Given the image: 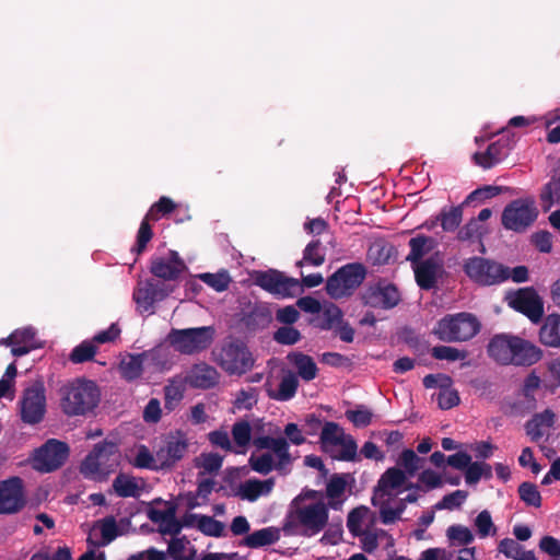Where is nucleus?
<instances>
[{
    "mask_svg": "<svg viewBox=\"0 0 560 560\" xmlns=\"http://www.w3.org/2000/svg\"><path fill=\"white\" fill-rule=\"evenodd\" d=\"M480 328V322L475 315L463 312L440 319L434 334L445 342L467 341L474 338Z\"/></svg>",
    "mask_w": 560,
    "mask_h": 560,
    "instance_id": "obj_3",
    "label": "nucleus"
},
{
    "mask_svg": "<svg viewBox=\"0 0 560 560\" xmlns=\"http://www.w3.org/2000/svg\"><path fill=\"white\" fill-rule=\"evenodd\" d=\"M275 486L272 478L266 480L248 479L242 482L237 490V495L249 502H255L260 495L271 492Z\"/></svg>",
    "mask_w": 560,
    "mask_h": 560,
    "instance_id": "obj_28",
    "label": "nucleus"
},
{
    "mask_svg": "<svg viewBox=\"0 0 560 560\" xmlns=\"http://www.w3.org/2000/svg\"><path fill=\"white\" fill-rule=\"evenodd\" d=\"M438 405L443 410H448L457 406L460 401L458 392L451 388V385L442 387L436 397Z\"/></svg>",
    "mask_w": 560,
    "mask_h": 560,
    "instance_id": "obj_54",
    "label": "nucleus"
},
{
    "mask_svg": "<svg viewBox=\"0 0 560 560\" xmlns=\"http://www.w3.org/2000/svg\"><path fill=\"white\" fill-rule=\"evenodd\" d=\"M539 549L552 557L553 560H560V540L552 536H544L539 541Z\"/></svg>",
    "mask_w": 560,
    "mask_h": 560,
    "instance_id": "obj_64",
    "label": "nucleus"
},
{
    "mask_svg": "<svg viewBox=\"0 0 560 560\" xmlns=\"http://www.w3.org/2000/svg\"><path fill=\"white\" fill-rule=\"evenodd\" d=\"M475 526L477 527L478 535L481 538L489 536L491 532L495 533V527L492 522L491 514L487 510L481 511L477 515L475 520Z\"/></svg>",
    "mask_w": 560,
    "mask_h": 560,
    "instance_id": "obj_63",
    "label": "nucleus"
},
{
    "mask_svg": "<svg viewBox=\"0 0 560 560\" xmlns=\"http://www.w3.org/2000/svg\"><path fill=\"white\" fill-rule=\"evenodd\" d=\"M337 445L341 446L340 453L336 456L339 460L354 462L358 458V445L351 435L343 436L342 442Z\"/></svg>",
    "mask_w": 560,
    "mask_h": 560,
    "instance_id": "obj_57",
    "label": "nucleus"
},
{
    "mask_svg": "<svg viewBox=\"0 0 560 560\" xmlns=\"http://www.w3.org/2000/svg\"><path fill=\"white\" fill-rule=\"evenodd\" d=\"M208 440L214 447L221 448L225 452L234 453L235 448L231 442L230 435L224 430H214L208 433Z\"/></svg>",
    "mask_w": 560,
    "mask_h": 560,
    "instance_id": "obj_61",
    "label": "nucleus"
},
{
    "mask_svg": "<svg viewBox=\"0 0 560 560\" xmlns=\"http://www.w3.org/2000/svg\"><path fill=\"white\" fill-rule=\"evenodd\" d=\"M325 262V248L319 240L310 242L303 250V258L296 262L298 267L310 265L322 266Z\"/></svg>",
    "mask_w": 560,
    "mask_h": 560,
    "instance_id": "obj_38",
    "label": "nucleus"
},
{
    "mask_svg": "<svg viewBox=\"0 0 560 560\" xmlns=\"http://www.w3.org/2000/svg\"><path fill=\"white\" fill-rule=\"evenodd\" d=\"M271 320L272 312L270 307L264 303L253 305L248 312L243 314L241 319L244 327L250 332L267 328Z\"/></svg>",
    "mask_w": 560,
    "mask_h": 560,
    "instance_id": "obj_24",
    "label": "nucleus"
},
{
    "mask_svg": "<svg viewBox=\"0 0 560 560\" xmlns=\"http://www.w3.org/2000/svg\"><path fill=\"white\" fill-rule=\"evenodd\" d=\"M365 306L381 310H392L401 300L397 287L386 281H378L365 289L361 296Z\"/></svg>",
    "mask_w": 560,
    "mask_h": 560,
    "instance_id": "obj_15",
    "label": "nucleus"
},
{
    "mask_svg": "<svg viewBox=\"0 0 560 560\" xmlns=\"http://www.w3.org/2000/svg\"><path fill=\"white\" fill-rule=\"evenodd\" d=\"M301 332L289 325L279 327L273 334V340L280 345L292 346L301 340Z\"/></svg>",
    "mask_w": 560,
    "mask_h": 560,
    "instance_id": "obj_53",
    "label": "nucleus"
},
{
    "mask_svg": "<svg viewBox=\"0 0 560 560\" xmlns=\"http://www.w3.org/2000/svg\"><path fill=\"white\" fill-rule=\"evenodd\" d=\"M113 489L121 498H136L140 490L136 479L122 472L118 474L113 480Z\"/></svg>",
    "mask_w": 560,
    "mask_h": 560,
    "instance_id": "obj_39",
    "label": "nucleus"
},
{
    "mask_svg": "<svg viewBox=\"0 0 560 560\" xmlns=\"http://www.w3.org/2000/svg\"><path fill=\"white\" fill-rule=\"evenodd\" d=\"M165 510L152 509L148 512V517L153 523H173L175 527L173 529H161L163 534L177 535L182 530V525L176 518V505L171 502H166Z\"/></svg>",
    "mask_w": 560,
    "mask_h": 560,
    "instance_id": "obj_34",
    "label": "nucleus"
},
{
    "mask_svg": "<svg viewBox=\"0 0 560 560\" xmlns=\"http://www.w3.org/2000/svg\"><path fill=\"white\" fill-rule=\"evenodd\" d=\"M520 499L529 506L539 508L541 505V495L537 486L525 481L518 486Z\"/></svg>",
    "mask_w": 560,
    "mask_h": 560,
    "instance_id": "obj_50",
    "label": "nucleus"
},
{
    "mask_svg": "<svg viewBox=\"0 0 560 560\" xmlns=\"http://www.w3.org/2000/svg\"><path fill=\"white\" fill-rule=\"evenodd\" d=\"M539 341L546 347L560 349V314L552 313L544 318Z\"/></svg>",
    "mask_w": 560,
    "mask_h": 560,
    "instance_id": "obj_27",
    "label": "nucleus"
},
{
    "mask_svg": "<svg viewBox=\"0 0 560 560\" xmlns=\"http://www.w3.org/2000/svg\"><path fill=\"white\" fill-rule=\"evenodd\" d=\"M468 492L465 490H456L452 493H448L442 498L441 501H439L435 504L436 510H455L460 508V505L464 503V501L467 499Z\"/></svg>",
    "mask_w": 560,
    "mask_h": 560,
    "instance_id": "obj_52",
    "label": "nucleus"
},
{
    "mask_svg": "<svg viewBox=\"0 0 560 560\" xmlns=\"http://www.w3.org/2000/svg\"><path fill=\"white\" fill-rule=\"evenodd\" d=\"M463 219V209L460 206L452 207L448 211L442 210L436 221H441L443 231H455Z\"/></svg>",
    "mask_w": 560,
    "mask_h": 560,
    "instance_id": "obj_46",
    "label": "nucleus"
},
{
    "mask_svg": "<svg viewBox=\"0 0 560 560\" xmlns=\"http://www.w3.org/2000/svg\"><path fill=\"white\" fill-rule=\"evenodd\" d=\"M185 261L176 250H170L166 257L152 256L150 272L164 281H174L186 270Z\"/></svg>",
    "mask_w": 560,
    "mask_h": 560,
    "instance_id": "obj_17",
    "label": "nucleus"
},
{
    "mask_svg": "<svg viewBox=\"0 0 560 560\" xmlns=\"http://www.w3.org/2000/svg\"><path fill=\"white\" fill-rule=\"evenodd\" d=\"M431 354L436 360L456 361L467 357L466 351H460L450 346H435L431 350Z\"/></svg>",
    "mask_w": 560,
    "mask_h": 560,
    "instance_id": "obj_55",
    "label": "nucleus"
},
{
    "mask_svg": "<svg viewBox=\"0 0 560 560\" xmlns=\"http://www.w3.org/2000/svg\"><path fill=\"white\" fill-rule=\"evenodd\" d=\"M219 378L217 369L205 362L195 364L187 375L189 385L201 389L214 387L219 383Z\"/></svg>",
    "mask_w": 560,
    "mask_h": 560,
    "instance_id": "obj_23",
    "label": "nucleus"
},
{
    "mask_svg": "<svg viewBox=\"0 0 560 560\" xmlns=\"http://www.w3.org/2000/svg\"><path fill=\"white\" fill-rule=\"evenodd\" d=\"M158 350L143 351L141 353H129L119 363V372L124 380L131 382L139 378L143 373V361L151 357L155 360Z\"/></svg>",
    "mask_w": 560,
    "mask_h": 560,
    "instance_id": "obj_22",
    "label": "nucleus"
},
{
    "mask_svg": "<svg viewBox=\"0 0 560 560\" xmlns=\"http://www.w3.org/2000/svg\"><path fill=\"white\" fill-rule=\"evenodd\" d=\"M343 314L340 307L336 304L330 303L320 310L318 314L313 316L310 320L311 325L320 330H330L337 327L338 324H342Z\"/></svg>",
    "mask_w": 560,
    "mask_h": 560,
    "instance_id": "obj_30",
    "label": "nucleus"
},
{
    "mask_svg": "<svg viewBox=\"0 0 560 560\" xmlns=\"http://www.w3.org/2000/svg\"><path fill=\"white\" fill-rule=\"evenodd\" d=\"M135 467L149 468L153 470L162 469L160 463L156 460V455L153 456L145 446H142L136 455Z\"/></svg>",
    "mask_w": 560,
    "mask_h": 560,
    "instance_id": "obj_62",
    "label": "nucleus"
},
{
    "mask_svg": "<svg viewBox=\"0 0 560 560\" xmlns=\"http://www.w3.org/2000/svg\"><path fill=\"white\" fill-rule=\"evenodd\" d=\"M151 221H152L151 219H148V217L144 215V218L142 219V221L140 223V226H139V230L137 233L136 246L133 248V252H136L138 255H140L144 252L148 243L153 237V231L150 225Z\"/></svg>",
    "mask_w": 560,
    "mask_h": 560,
    "instance_id": "obj_51",
    "label": "nucleus"
},
{
    "mask_svg": "<svg viewBox=\"0 0 560 560\" xmlns=\"http://www.w3.org/2000/svg\"><path fill=\"white\" fill-rule=\"evenodd\" d=\"M101 535L103 546L108 545L120 535L116 520L113 516H107L101 521Z\"/></svg>",
    "mask_w": 560,
    "mask_h": 560,
    "instance_id": "obj_58",
    "label": "nucleus"
},
{
    "mask_svg": "<svg viewBox=\"0 0 560 560\" xmlns=\"http://www.w3.org/2000/svg\"><path fill=\"white\" fill-rule=\"evenodd\" d=\"M556 415L550 409L535 413L526 423L525 431L533 442H538L544 436V428H551L555 424Z\"/></svg>",
    "mask_w": 560,
    "mask_h": 560,
    "instance_id": "obj_29",
    "label": "nucleus"
},
{
    "mask_svg": "<svg viewBox=\"0 0 560 560\" xmlns=\"http://www.w3.org/2000/svg\"><path fill=\"white\" fill-rule=\"evenodd\" d=\"M397 463L404 467L402 471L406 476L412 477L422 467L424 459L419 457L415 451L407 448L401 452Z\"/></svg>",
    "mask_w": 560,
    "mask_h": 560,
    "instance_id": "obj_45",
    "label": "nucleus"
},
{
    "mask_svg": "<svg viewBox=\"0 0 560 560\" xmlns=\"http://www.w3.org/2000/svg\"><path fill=\"white\" fill-rule=\"evenodd\" d=\"M70 448L66 442L49 439L33 455L32 466L40 472H51L60 468L68 459Z\"/></svg>",
    "mask_w": 560,
    "mask_h": 560,
    "instance_id": "obj_11",
    "label": "nucleus"
},
{
    "mask_svg": "<svg viewBox=\"0 0 560 560\" xmlns=\"http://www.w3.org/2000/svg\"><path fill=\"white\" fill-rule=\"evenodd\" d=\"M463 270L475 283L490 287L510 279V268L492 259L474 256L464 261Z\"/></svg>",
    "mask_w": 560,
    "mask_h": 560,
    "instance_id": "obj_6",
    "label": "nucleus"
},
{
    "mask_svg": "<svg viewBox=\"0 0 560 560\" xmlns=\"http://www.w3.org/2000/svg\"><path fill=\"white\" fill-rule=\"evenodd\" d=\"M417 284L422 290H431L436 285L440 265L432 257L412 265Z\"/></svg>",
    "mask_w": 560,
    "mask_h": 560,
    "instance_id": "obj_26",
    "label": "nucleus"
},
{
    "mask_svg": "<svg viewBox=\"0 0 560 560\" xmlns=\"http://www.w3.org/2000/svg\"><path fill=\"white\" fill-rule=\"evenodd\" d=\"M538 209L530 198H520L511 201L503 209L501 222L504 229L522 233L537 219Z\"/></svg>",
    "mask_w": 560,
    "mask_h": 560,
    "instance_id": "obj_9",
    "label": "nucleus"
},
{
    "mask_svg": "<svg viewBox=\"0 0 560 560\" xmlns=\"http://www.w3.org/2000/svg\"><path fill=\"white\" fill-rule=\"evenodd\" d=\"M512 150L510 139L500 138L490 143L485 152H476L472 156L474 162L483 170H490L504 161Z\"/></svg>",
    "mask_w": 560,
    "mask_h": 560,
    "instance_id": "obj_19",
    "label": "nucleus"
},
{
    "mask_svg": "<svg viewBox=\"0 0 560 560\" xmlns=\"http://www.w3.org/2000/svg\"><path fill=\"white\" fill-rule=\"evenodd\" d=\"M279 539V532L275 527H265L248 534L242 541V545L248 548H260L270 546Z\"/></svg>",
    "mask_w": 560,
    "mask_h": 560,
    "instance_id": "obj_35",
    "label": "nucleus"
},
{
    "mask_svg": "<svg viewBox=\"0 0 560 560\" xmlns=\"http://www.w3.org/2000/svg\"><path fill=\"white\" fill-rule=\"evenodd\" d=\"M509 305L516 312L525 315L534 324L542 319L544 302L532 287L518 289L511 294L509 296Z\"/></svg>",
    "mask_w": 560,
    "mask_h": 560,
    "instance_id": "obj_14",
    "label": "nucleus"
},
{
    "mask_svg": "<svg viewBox=\"0 0 560 560\" xmlns=\"http://www.w3.org/2000/svg\"><path fill=\"white\" fill-rule=\"evenodd\" d=\"M119 458L118 445L115 442L104 440L95 444L85 456L80 470L88 478H93L98 474H109L118 466Z\"/></svg>",
    "mask_w": 560,
    "mask_h": 560,
    "instance_id": "obj_7",
    "label": "nucleus"
},
{
    "mask_svg": "<svg viewBox=\"0 0 560 560\" xmlns=\"http://www.w3.org/2000/svg\"><path fill=\"white\" fill-rule=\"evenodd\" d=\"M512 355L511 364L530 366L542 358V350L532 341L515 336Z\"/></svg>",
    "mask_w": 560,
    "mask_h": 560,
    "instance_id": "obj_21",
    "label": "nucleus"
},
{
    "mask_svg": "<svg viewBox=\"0 0 560 560\" xmlns=\"http://www.w3.org/2000/svg\"><path fill=\"white\" fill-rule=\"evenodd\" d=\"M97 352L96 345L91 340H83L81 343L75 346L70 355L69 360L72 363L79 364L88 361H92Z\"/></svg>",
    "mask_w": 560,
    "mask_h": 560,
    "instance_id": "obj_42",
    "label": "nucleus"
},
{
    "mask_svg": "<svg viewBox=\"0 0 560 560\" xmlns=\"http://www.w3.org/2000/svg\"><path fill=\"white\" fill-rule=\"evenodd\" d=\"M446 535L450 540L457 541L462 546L469 545L474 540L471 530L463 525H452L447 528Z\"/></svg>",
    "mask_w": 560,
    "mask_h": 560,
    "instance_id": "obj_59",
    "label": "nucleus"
},
{
    "mask_svg": "<svg viewBox=\"0 0 560 560\" xmlns=\"http://www.w3.org/2000/svg\"><path fill=\"white\" fill-rule=\"evenodd\" d=\"M288 359L295 366L298 375L303 381L310 382L317 376L318 369L311 355L303 352H293L288 355Z\"/></svg>",
    "mask_w": 560,
    "mask_h": 560,
    "instance_id": "obj_33",
    "label": "nucleus"
},
{
    "mask_svg": "<svg viewBox=\"0 0 560 560\" xmlns=\"http://www.w3.org/2000/svg\"><path fill=\"white\" fill-rule=\"evenodd\" d=\"M250 468L261 475H268L273 469L277 470V463L273 460V456L270 453H264L259 456L254 453L248 459Z\"/></svg>",
    "mask_w": 560,
    "mask_h": 560,
    "instance_id": "obj_47",
    "label": "nucleus"
},
{
    "mask_svg": "<svg viewBox=\"0 0 560 560\" xmlns=\"http://www.w3.org/2000/svg\"><path fill=\"white\" fill-rule=\"evenodd\" d=\"M503 187L494 186V185H485L471 191L465 199L464 203H469L475 200L485 201L487 199L493 198L500 195L503 191Z\"/></svg>",
    "mask_w": 560,
    "mask_h": 560,
    "instance_id": "obj_56",
    "label": "nucleus"
},
{
    "mask_svg": "<svg viewBox=\"0 0 560 560\" xmlns=\"http://www.w3.org/2000/svg\"><path fill=\"white\" fill-rule=\"evenodd\" d=\"M270 450L278 458L277 470L282 472L285 467L291 464L292 458L289 453V443L285 438H273Z\"/></svg>",
    "mask_w": 560,
    "mask_h": 560,
    "instance_id": "obj_41",
    "label": "nucleus"
},
{
    "mask_svg": "<svg viewBox=\"0 0 560 560\" xmlns=\"http://www.w3.org/2000/svg\"><path fill=\"white\" fill-rule=\"evenodd\" d=\"M214 334L212 326L172 328L167 335V341L177 352L191 355L208 349L214 340Z\"/></svg>",
    "mask_w": 560,
    "mask_h": 560,
    "instance_id": "obj_4",
    "label": "nucleus"
},
{
    "mask_svg": "<svg viewBox=\"0 0 560 560\" xmlns=\"http://www.w3.org/2000/svg\"><path fill=\"white\" fill-rule=\"evenodd\" d=\"M343 436H346L343 429L338 423L327 421L320 432L322 447L327 451L328 446H337L342 442Z\"/></svg>",
    "mask_w": 560,
    "mask_h": 560,
    "instance_id": "obj_40",
    "label": "nucleus"
},
{
    "mask_svg": "<svg viewBox=\"0 0 560 560\" xmlns=\"http://www.w3.org/2000/svg\"><path fill=\"white\" fill-rule=\"evenodd\" d=\"M347 482L343 477L339 475H334L330 480L327 483L326 487V494L329 499L328 505L337 510L339 509V505L341 502L335 501L336 499L340 498L345 490H346Z\"/></svg>",
    "mask_w": 560,
    "mask_h": 560,
    "instance_id": "obj_44",
    "label": "nucleus"
},
{
    "mask_svg": "<svg viewBox=\"0 0 560 560\" xmlns=\"http://www.w3.org/2000/svg\"><path fill=\"white\" fill-rule=\"evenodd\" d=\"M46 412L45 387L42 382L26 388L21 399V419L27 424L39 423Z\"/></svg>",
    "mask_w": 560,
    "mask_h": 560,
    "instance_id": "obj_13",
    "label": "nucleus"
},
{
    "mask_svg": "<svg viewBox=\"0 0 560 560\" xmlns=\"http://www.w3.org/2000/svg\"><path fill=\"white\" fill-rule=\"evenodd\" d=\"M514 337L511 335H495L489 341L487 351L490 358L502 364H511Z\"/></svg>",
    "mask_w": 560,
    "mask_h": 560,
    "instance_id": "obj_25",
    "label": "nucleus"
},
{
    "mask_svg": "<svg viewBox=\"0 0 560 560\" xmlns=\"http://www.w3.org/2000/svg\"><path fill=\"white\" fill-rule=\"evenodd\" d=\"M60 407L69 417L86 416L98 405L101 392L94 381L77 378L60 389Z\"/></svg>",
    "mask_w": 560,
    "mask_h": 560,
    "instance_id": "obj_2",
    "label": "nucleus"
},
{
    "mask_svg": "<svg viewBox=\"0 0 560 560\" xmlns=\"http://www.w3.org/2000/svg\"><path fill=\"white\" fill-rule=\"evenodd\" d=\"M26 504L23 481L11 477L0 481V514H15Z\"/></svg>",
    "mask_w": 560,
    "mask_h": 560,
    "instance_id": "obj_16",
    "label": "nucleus"
},
{
    "mask_svg": "<svg viewBox=\"0 0 560 560\" xmlns=\"http://www.w3.org/2000/svg\"><path fill=\"white\" fill-rule=\"evenodd\" d=\"M366 268L361 262H350L337 269L326 281V292L335 300L348 298L362 284Z\"/></svg>",
    "mask_w": 560,
    "mask_h": 560,
    "instance_id": "obj_5",
    "label": "nucleus"
},
{
    "mask_svg": "<svg viewBox=\"0 0 560 560\" xmlns=\"http://www.w3.org/2000/svg\"><path fill=\"white\" fill-rule=\"evenodd\" d=\"M232 438L235 444V454H244L252 442V427L248 421H236L232 425Z\"/></svg>",
    "mask_w": 560,
    "mask_h": 560,
    "instance_id": "obj_37",
    "label": "nucleus"
},
{
    "mask_svg": "<svg viewBox=\"0 0 560 560\" xmlns=\"http://www.w3.org/2000/svg\"><path fill=\"white\" fill-rule=\"evenodd\" d=\"M223 457L218 453H202L196 466L202 467L207 472L213 474L221 469Z\"/></svg>",
    "mask_w": 560,
    "mask_h": 560,
    "instance_id": "obj_60",
    "label": "nucleus"
},
{
    "mask_svg": "<svg viewBox=\"0 0 560 560\" xmlns=\"http://www.w3.org/2000/svg\"><path fill=\"white\" fill-rule=\"evenodd\" d=\"M434 240L427 235H417L409 241L410 252L407 260L411 265L421 262L424 255H427L434 247Z\"/></svg>",
    "mask_w": 560,
    "mask_h": 560,
    "instance_id": "obj_36",
    "label": "nucleus"
},
{
    "mask_svg": "<svg viewBox=\"0 0 560 560\" xmlns=\"http://www.w3.org/2000/svg\"><path fill=\"white\" fill-rule=\"evenodd\" d=\"M539 197L545 212L549 211L555 205L560 206V166L555 171L550 180L544 185Z\"/></svg>",
    "mask_w": 560,
    "mask_h": 560,
    "instance_id": "obj_31",
    "label": "nucleus"
},
{
    "mask_svg": "<svg viewBox=\"0 0 560 560\" xmlns=\"http://www.w3.org/2000/svg\"><path fill=\"white\" fill-rule=\"evenodd\" d=\"M328 523V506L323 502L290 505L283 532L287 535L312 537L320 533Z\"/></svg>",
    "mask_w": 560,
    "mask_h": 560,
    "instance_id": "obj_1",
    "label": "nucleus"
},
{
    "mask_svg": "<svg viewBox=\"0 0 560 560\" xmlns=\"http://www.w3.org/2000/svg\"><path fill=\"white\" fill-rule=\"evenodd\" d=\"M197 528L207 536L221 537L224 532V524L212 516L200 515L198 517Z\"/></svg>",
    "mask_w": 560,
    "mask_h": 560,
    "instance_id": "obj_49",
    "label": "nucleus"
},
{
    "mask_svg": "<svg viewBox=\"0 0 560 560\" xmlns=\"http://www.w3.org/2000/svg\"><path fill=\"white\" fill-rule=\"evenodd\" d=\"M198 278L217 292H223L228 290L230 283L232 282V278L230 277L228 270H221L217 273H200Z\"/></svg>",
    "mask_w": 560,
    "mask_h": 560,
    "instance_id": "obj_43",
    "label": "nucleus"
},
{
    "mask_svg": "<svg viewBox=\"0 0 560 560\" xmlns=\"http://www.w3.org/2000/svg\"><path fill=\"white\" fill-rule=\"evenodd\" d=\"M176 208V203L168 197L162 196L156 202H154L145 217L151 219L153 222L160 220L161 217H165L173 212Z\"/></svg>",
    "mask_w": 560,
    "mask_h": 560,
    "instance_id": "obj_48",
    "label": "nucleus"
},
{
    "mask_svg": "<svg viewBox=\"0 0 560 560\" xmlns=\"http://www.w3.org/2000/svg\"><path fill=\"white\" fill-rule=\"evenodd\" d=\"M219 365L230 375H242L254 366V358L245 343L238 340L222 346L218 354Z\"/></svg>",
    "mask_w": 560,
    "mask_h": 560,
    "instance_id": "obj_10",
    "label": "nucleus"
},
{
    "mask_svg": "<svg viewBox=\"0 0 560 560\" xmlns=\"http://www.w3.org/2000/svg\"><path fill=\"white\" fill-rule=\"evenodd\" d=\"M252 279L255 285L281 299L293 298L301 290L298 279L288 277L277 269L255 270Z\"/></svg>",
    "mask_w": 560,
    "mask_h": 560,
    "instance_id": "obj_8",
    "label": "nucleus"
},
{
    "mask_svg": "<svg viewBox=\"0 0 560 560\" xmlns=\"http://www.w3.org/2000/svg\"><path fill=\"white\" fill-rule=\"evenodd\" d=\"M407 481L406 474L397 468L390 467L386 469L377 480L373 490L372 504L377 505V500L385 497H392L393 491L402 487Z\"/></svg>",
    "mask_w": 560,
    "mask_h": 560,
    "instance_id": "obj_20",
    "label": "nucleus"
},
{
    "mask_svg": "<svg viewBox=\"0 0 560 560\" xmlns=\"http://www.w3.org/2000/svg\"><path fill=\"white\" fill-rule=\"evenodd\" d=\"M189 439L182 430L171 431L163 438V445L156 451V460L162 469H170L188 452Z\"/></svg>",
    "mask_w": 560,
    "mask_h": 560,
    "instance_id": "obj_12",
    "label": "nucleus"
},
{
    "mask_svg": "<svg viewBox=\"0 0 560 560\" xmlns=\"http://www.w3.org/2000/svg\"><path fill=\"white\" fill-rule=\"evenodd\" d=\"M298 388V376L289 371L282 376L278 389L269 388L267 389V395L269 398L277 401H288L295 396Z\"/></svg>",
    "mask_w": 560,
    "mask_h": 560,
    "instance_id": "obj_32",
    "label": "nucleus"
},
{
    "mask_svg": "<svg viewBox=\"0 0 560 560\" xmlns=\"http://www.w3.org/2000/svg\"><path fill=\"white\" fill-rule=\"evenodd\" d=\"M173 292V287L165 282L147 280L133 291V300L142 312H149L154 303L163 301Z\"/></svg>",
    "mask_w": 560,
    "mask_h": 560,
    "instance_id": "obj_18",
    "label": "nucleus"
}]
</instances>
